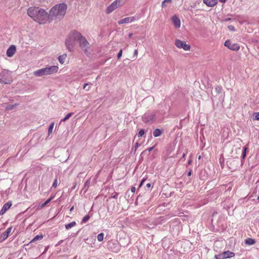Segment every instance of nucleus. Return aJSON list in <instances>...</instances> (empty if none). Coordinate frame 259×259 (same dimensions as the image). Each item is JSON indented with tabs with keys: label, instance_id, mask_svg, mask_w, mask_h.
I'll use <instances>...</instances> for the list:
<instances>
[{
	"label": "nucleus",
	"instance_id": "obj_39",
	"mask_svg": "<svg viewBox=\"0 0 259 259\" xmlns=\"http://www.w3.org/2000/svg\"><path fill=\"white\" fill-rule=\"evenodd\" d=\"M255 119L256 120H259V112L257 113H255Z\"/></svg>",
	"mask_w": 259,
	"mask_h": 259
},
{
	"label": "nucleus",
	"instance_id": "obj_13",
	"mask_svg": "<svg viewBox=\"0 0 259 259\" xmlns=\"http://www.w3.org/2000/svg\"><path fill=\"white\" fill-rule=\"evenodd\" d=\"M12 206V202L8 201L3 206L1 210L0 211V215L4 214Z\"/></svg>",
	"mask_w": 259,
	"mask_h": 259
},
{
	"label": "nucleus",
	"instance_id": "obj_12",
	"mask_svg": "<svg viewBox=\"0 0 259 259\" xmlns=\"http://www.w3.org/2000/svg\"><path fill=\"white\" fill-rule=\"evenodd\" d=\"M16 52V47L14 45H11L7 50V55L9 57H12Z\"/></svg>",
	"mask_w": 259,
	"mask_h": 259
},
{
	"label": "nucleus",
	"instance_id": "obj_24",
	"mask_svg": "<svg viewBox=\"0 0 259 259\" xmlns=\"http://www.w3.org/2000/svg\"><path fill=\"white\" fill-rule=\"evenodd\" d=\"M126 0H115L114 3L117 5V7H119L121 6L125 2Z\"/></svg>",
	"mask_w": 259,
	"mask_h": 259
},
{
	"label": "nucleus",
	"instance_id": "obj_51",
	"mask_svg": "<svg viewBox=\"0 0 259 259\" xmlns=\"http://www.w3.org/2000/svg\"><path fill=\"white\" fill-rule=\"evenodd\" d=\"M132 35H133V33H129L128 34V37H130V38L132 37Z\"/></svg>",
	"mask_w": 259,
	"mask_h": 259
},
{
	"label": "nucleus",
	"instance_id": "obj_54",
	"mask_svg": "<svg viewBox=\"0 0 259 259\" xmlns=\"http://www.w3.org/2000/svg\"><path fill=\"white\" fill-rule=\"evenodd\" d=\"M73 209H74V207H73V206H72V207L70 208V211H72V210H73Z\"/></svg>",
	"mask_w": 259,
	"mask_h": 259
},
{
	"label": "nucleus",
	"instance_id": "obj_31",
	"mask_svg": "<svg viewBox=\"0 0 259 259\" xmlns=\"http://www.w3.org/2000/svg\"><path fill=\"white\" fill-rule=\"evenodd\" d=\"M52 199V198H50L48 199L47 200H46L44 203L41 204V205L39 206L40 208H42L44 206H45L47 204H48Z\"/></svg>",
	"mask_w": 259,
	"mask_h": 259
},
{
	"label": "nucleus",
	"instance_id": "obj_9",
	"mask_svg": "<svg viewBox=\"0 0 259 259\" xmlns=\"http://www.w3.org/2000/svg\"><path fill=\"white\" fill-rule=\"evenodd\" d=\"M155 115L152 113L147 112L142 117L143 121L145 123L152 122L155 119Z\"/></svg>",
	"mask_w": 259,
	"mask_h": 259
},
{
	"label": "nucleus",
	"instance_id": "obj_57",
	"mask_svg": "<svg viewBox=\"0 0 259 259\" xmlns=\"http://www.w3.org/2000/svg\"><path fill=\"white\" fill-rule=\"evenodd\" d=\"M257 199H259V196L258 197Z\"/></svg>",
	"mask_w": 259,
	"mask_h": 259
},
{
	"label": "nucleus",
	"instance_id": "obj_26",
	"mask_svg": "<svg viewBox=\"0 0 259 259\" xmlns=\"http://www.w3.org/2000/svg\"><path fill=\"white\" fill-rule=\"evenodd\" d=\"M73 114V113L70 112L69 113L66 115V116L62 119H61V122L62 121H65L67 120H68L72 115Z\"/></svg>",
	"mask_w": 259,
	"mask_h": 259
},
{
	"label": "nucleus",
	"instance_id": "obj_46",
	"mask_svg": "<svg viewBox=\"0 0 259 259\" xmlns=\"http://www.w3.org/2000/svg\"><path fill=\"white\" fill-rule=\"evenodd\" d=\"M137 55H138V50H135L134 51V55L137 56Z\"/></svg>",
	"mask_w": 259,
	"mask_h": 259
},
{
	"label": "nucleus",
	"instance_id": "obj_17",
	"mask_svg": "<svg viewBox=\"0 0 259 259\" xmlns=\"http://www.w3.org/2000/svg\"><path fill=\"white\" fill-rule=\"evenodd\" d=\"M117 7V5L115 4L114 2L110 5L106 9L107 13L109 14L113 11L115 9H116Z\"/></svg>",
	"mask_w": 259,
	"mask_h": 259
},
{
	"label": "nucleus",
	"instance_id": "obj_15",
	"mask_svg": "<svg viewBox=\"0 0 259 259\" xmlns=\"http://www.w3.org/2000/svg\"><path fill=\"white\" fill-rule=\"evenodd\" d=\"M172 21L176 28H179L181 26V21L180 19L176 15L172 16Z\"/></svg>",
	"mask_w": 259,
	"mask_h": 259
},
{
	"label": "nucleus",
	"instance_id": "obj_37",
	"mask_svg": "<svg viewBox=\"0 0 259 259\" xmlns=\"http://www.w3.org/2000/svg\"><path fill=\"white\" fill-rule=\"evenodd\" d=\"M122 50H120L117 54V59H119L120 58V57L122 56Z\"/></svg>",
	"mask_w": 259,
	"mask_h": 259
},
{
	"label": "nucleus",
	"instance_id": "obj_23",
	"mask_svg": "<svg viewBox=\"0 0 259 259\" xmlns=\"http://www.w3.org/2000/svg\"><path fill=\"white\" fill-rule=\"evenodd\" d=\"M76 225V223L75 221L72 222L69 224L65 225V228L67 230H69V229L74 227Z\"/></svg>",
	"mask_w": 259,
	"mask_h": 259
},
{
	"label": "nucleus",
	"instance_id": "obj_2",
	"mask_svg": "<svg viewBox=\"0 0 259 259\" xmlns=\"http://www.w3.org/2000/svg\"><path fill=\"white\" fill-rule=\"evenodd\" d=\"M67 6L64 3L56 5L49 11L48 14V21L51 22L53 20H61L65 15Z\"/></svg>",
	"mask_w": 259,
	"mask_h": 259
},
{
	"label": "nucleus",
	"instance_id": "obj_16",
	"mask_svg": "<svg viewBox=\"0 0 259 259\" xmlns=\"http://www.w3.org/2000/svg\"><path fill=\"white\" fill-rule=\"evenodd\" d=\"M203 3L207 6L212 7L218 3V0H203Z\"/></svg>",
	"mask_w": 259,
	"mask_h": 259
},
{
	"label": "nucleus",
	"instance_id": "obj_45",
	"mask_svg": "<svg viewBox=\"0 0 259 259\" xmlns=\"http://www.w3.org/2000/svg\"><path fill=\"white\" fill-rule=\"evenodd\" d=\"M131 191H132V192H133V193H135V192L136 191V188H135V187H132V188H131Z\"/></svg>",
	"mask_w": 259,
	"mask_h": 259
},
{
	"label": "nucleus",
	"instance_id": "obj_38",
	"mask_svg": "<svg viewBox=\"0 0 259 259\" xmlns=\"http://www.w3.org/2000/svg\"><path fill=\"white\" fill-rule=\"evenodd\" d=\"M228 28L229 30H231V31H235V28L232 25H229L228 26Z\"/></svg>",
	"mask_w": 259,
	"mask_h": 259
},
{
	"label": "nucleus",
	"instance_id": "obj_29",
	"mask_svg": "<svg viewBox=\"0 0 259 259\" xmlns=\"http://www.w3.org/2000/svg\"><path fill=\"white\" fill-rule=\"evenodd\" d=\"M171 0H164L162 2L161 6L162 8L165 7L166 6L167 3H171Z\"/></svg>",
	"mask_w": 259,
	"mask_h": 259
},
{
	"label": "nucleus",
	"instance_id": "obj_18",
	"mask_svg": "<svg viewBox=\"0 0 259 259\" xmlns=\"http://www.w3.org/2000/svg\"><path fill=\"white\" fill-rule=\"evenodd\" d=\"M244 242L246 245H253L255 243V240L251 238H247Z\"/></svg>",
	"mask_w": 259,
	"mask_h": 259
},
{
	"label": "nucleus",
	"instance_id": "obj_6",
	"mask_svg": "<svg viewBox=\"0 0 259 259\" xmlns=\"http://www.w3.org/2000/svg\"><path fill=\"white\" fill-rule=\"evenodd\" d=\"M78 41L81 50L86 54L88 52V50L90 49V44L85 37L83 36L81 34V37H79V40H78Z\"/></svg>",
	"mask_w": 259,
	"mask_h": 259
},
{
	"label": "nucleus",
	"instance_id": "obj_41",
	"mask_svg": "<svg viewBox=\"0 0 259 259\" xmlns=\"http://www.w3.org/2000/svg\"><path fill=\"white\" fill-rule=\"evenodd\" d=\"M90 184V182L89 180H88L87 181H86V182L85 183L84 185V187L83 188H85V187H88L89 184Z\"/></svg>",
	"mask_w": 259,
	"mask_h": 259
},
{
	"label": "nucleus",
	"instance_id": "obj_53",
	"mask_svg": "<svg viewBox=\"0 0 259 259\" xmlns=\"http://www.w3.org/2000/svg\"><path fill=\"white\" fill-rule=\"evenodd\" d=\"M219 1H220L221 2H222V3H225V2L226 1V0H219Z\"/></svg>",
	"mask_w": 259,
	"mask_h": 259
},
{
	"label": "nucleus",
	"instance_id": "obj_28",
	"mask_svg": "<svg viewBox=\"0 0 259 259\" xmlns=\"http://www.w3.org/2000/svg\"><path fill=\"white\" fill-rule=\"evenodd\" d=\"M104 234L103 233L99 234L97 236V239L99 241L101 242L103 240Z\"/></svg>",
	"mask_w": 259,
	"mask_h": 259
},
{
	"label": "nucleus",
	"instance_id": "obj_11",
	"mask_svg": "<svg viewBox=\"0 0 259 259\" xmlns=\"http://www.w3.org/2000/svg\"><path fill=\"white\" fill-rule=\"evenodd\" d=\"M137 19V17L135 16L134 17H126L125 18L122 19L118 21V23L119 24H122L124 23H128L130 22H134Z\"/></svg>",
	"mask_w": 259,
	"mask_h": 259
},
{
	"label": "nucleus",
	"instance_id": "obj_7",
	"mask_svg": "<svg viewBox=\"0 0 259 259\" xmlns=\"http://www.w3.org/2000/svg\"><path fill=\"white\" fill-rule=\"evenodd\" d=\"M176 46L179 49H183L185 51H189L191 49L190 45L186 44L184 41L177 39L175 40Z\"/></svg>",
	"mask_w": 259,
	"mask_h": 259
},
{
	"label": "nucleus",
	"instance_id": "obj_32",
	"mask_svg": "<svg viewBox=\"0 0 259 259\" xmlns=\"http://www.w3.org/2000/svg\"><path fill=\"white\" fill-rule=\"evenodd\" d=\"M145 133V131L144 129H141L137 134L138 137H142Z\"/></svg>",
	"mask_w": 259,
	"mask_h": 259
},
{
	"label": "nucleus",
	"instance_id": "obj_4",
	"mask_svg": "<svg viewBox=\"0 0 259 259\" xmlns=\"http://www.w3.org/2000/svg\"><path fill=\"white\" fill-rule=\"evenodd\" d=\"M57 66H51L41 68L34 72L33 74L36 76H41L44 75L51 74L56 73L58 70Z\"/></svg>",
	"mask_w": 259,
	"mask_h": 259
},
{
	"label": "nucleus",
	"instance_id": "obj_3",
	"mask_svg": "<svg viewBox=\"0 0 259 259\" xmlns=\"http://www.w3.org/2000/svg\"><path fill=\"white\" fill-rule=\"evenodd\" d=\"M79 37H81V33L74 30L71 32L65 40V46L69 52H72L73 48L75 45V42L79 40Z\"/></svg>",
	"mask_w": 259,
	"mask_h": 259
},
{
	"label": "nucleus",
	"instance_id": "obj_1",
	"mask_svg": "<svg viewBox=\"0 0 259 259\" xmlns=\"http://www.w3.org/2000/svg\"><path fill=\"white\" fill-rule=\"evenodd\" d=\"M27 13L34 21L40 24H46L48 21V13L39 7H30L27 9Z\"/></svg>",
	"mask_w": 259,
	"mask_h": 259
},
{
	"label": "nucleus",
	"instance_id": "obj_5",
	"mask_svg": "<svg viewBox=\"0 0 259 259\" xmlns=\"http://www.w3.org/2000/svg\"><path fill=\"white\" fill-rule=\"evenodd\" d=\"M13 81L11 72L4 69L0 73V82L5 84H10Z\"/></svg>",
	"mask_w": 259,
	"mask_h": 259
},
{
	"label": "nucleus",
	"instance_id": "obj_50",
	"mask_svg": "<svg viewBox=\"0 0 259 259\" xmlns=\"http://www.w3.org/2000/svg\"><path fill=\"white\" fill-rule=\"evenodd\" d=\"M146 187L147 188H150L151 187V184L150 183H148L146 184Z\"/></svg>",
	"mask_w": 259,
	"mask_h": 259
},
{
	"label": "nucleus",
	"instance_id": "obj_35",
	"mask_svg": "<svg viewBox=\"0 0 259 259\" xmlns=\"http://www.w3.org/2000/svg\"><path fill=\"white\" fill-rule=\"evenodd\" d=\"M118 193H117V192H115V193H114V194L113 195H112L111 197H109V198L108 199V200H110L111 198L117 199V197H118Z\"/></svg>",
	"mask_w": 259,
	"mask_h": 259
},
{
	"label": "nucleus",
	"instance_id": "obj_40",
	"mask_svg": "<svg viewBox=\"0 0 259 259\" xmlns=\"http://www.w3.org/2000/svg\"><path fill=\"white\" fill-rule=\"evenodd\" d=\"M139 146V144L137 142L136 143L135 145V151H134V152L135 153L137 149L138 148V147Z\"/></svg>",
	"mask_w": 259,
	"mask_h": 259
},
{
	"label": "nucleus",
	"instance_id": "obj_27",
	"mask_svg": "<svg viewBox=\"0 0 259 259\" xmlns=\"http://www.w3.org/2000/svg\"><path fill=\"white\" fill-rule=\"evenodd\" d=\"M222 87L221 86L217 85L215 87V91L217 93V95H219L222 93Z\"/></svg>",
	"mask_w": 259,
	"mask_h": 259
},
{
	"label": "nucleus",
	"instance_id": "obj_47",
	"mask_svg": "<svg viewBox=\"0 0 259 259\" xmlns=\"http://www.w3.org/2000/svg\"><path fill=\"white\" fill-rule=\"evenodd\" d=\"M192 162V159H189V160L188 161V165L191 164Z\"/></svg>",
	"mask_w": 259,
	"mask_h": 259
},
{
	"label": "nucleus",
	"instance_id": "obj_33",
	"mask_svg": "<svg viewBox=\"0 0 259 259\" xmlns=\"http://www.w3.org/2000/svg\"><path fill=\"white\" fill-rule=\"evenodd\" d=\"M89 85V83H84V85H83V89L87 90V91H89L90 89V87H88Z\"/></svg>",
	"mask_w": 259,
	"mask_h": 259
},
{
	"label": "nucleus",
	"instance_id": "obj_21",
	"mask_svg": "<svg viewBox=\"0 0 259 259\" xmlns=\"http://www.w3.org/2000/svg\"><path fill=\"white\" fill-rule=\"evenodd\" d=\"M153 134L154 137H157L162 134V131L159 128H156L154 130Z\"/></svg>",
	"mask_w": 259,
	"mask_h": 259
},
{
	"label": "nucleus",
	"instance_id": "obj_52",
	"mask_svg": "<svg viewBox=\"0 0 259 259\" xmlns=\"http://www.w3.org/2000/svg\"><path fill=\"white\" fill-rule=\"evenodd\" d=\"M62 242H63V240H61V241H59L57 245H60V244H61V243Z\"/></svg>",
	"mask_w": 259,
	"mask_h": 259
},
{
	"label": "nucleus",
	"instance_id": "obj_10",
	"mask_svg": "<svg viewBox=\"0 0 259 259\" xmlns=\"http://www.w3.org/2000/svg\"><path fill=\"white\" fill-rule=\"evenodd\" d=\"M225 47L233 51H238L240 49V46L238 44H232L230 40H227L224 44Z\"/></svg>",
	"mask_w": 259,
	"mask_h": 259
},
{
	"label": "nucleus",
	"instance_id": "obj_22",
	"mask_svg": "<svg viewBox=\"0 0 259 259\" xmlns=\"http://www.w3.org/2000/svg\"><path fill=\"white\" fill-rule=\"evenodd\" d=\"M18 106V104H17V103L14 104L13 105L8 104L5 108H6V110H11L13 109L14 108H16V107H17Z\"/></svg>",
	"mask_w": 259,
	"mask_h": 259
},
{
	"label": "nucleus",
	"instance_id": "obj_56",
	"mask_svg": "<svg viewBox=\"0 0 259 259\" xmlns=\"http://www.w3.org/2000/svg\"><path fill=\"white\" fill-rule=\"evenodd\" d=\"M75 185H74L72 188H73H73H75Z\"/></svg>",
	"mask_w": 259,
	"mask_h": 259
},
{
	"label": "nucleus",
	"instance_id": "obj_44",
	"mask_svg": "<svg viewBox=\"0 0 259 259\" xmlns=\"http://www.w3.org/2000/svg\"><path fill=\"white\" fill-rule=\"evenodd\" d=\"M153 148H154V147H149V148H147L146 150H148L149 152H150L153 149Z\"/></svg>",
	"mask_w": 259,
	"mask_h": 259
},
{
	"label": "nucleus",
	"instance_id": "obj_34",
	"mask_svg": "<svg viewBox=\"0 0 259 259\" xmlns=\"http://www.w3.org/2000/svg\"><path fill=\"white\" fill-rule=\"evenodd\" d=\"M246 150H247V148L246 147H244L243 148V153L242 154V157L243 158H244L245 157V156H246Z\"/></svg>",
	"mask_w": 259,
	"mask_h": 259
},
{
	"label": "nucleus",
	"instance_id": "obj_20",
	"mask_svg": "<svg viewBox=\"0 0 259 259\" xmlns=\"http://www.w3.org/2000/svg\"><path fill=\"white\" fill-rule=\"evenodd\" d=\"M67 58V55L66 54H63L62 55H60L58 57V60L59 62L63 64L64 62Z\"/></svg>",
	"mask_w": 259,
	"mask_h": 259
},
{
	"label": "nucleus",
	"instance_id": "obj_49",
	"mask_svg": "<svg viewBox=\"0 0 259 259\" xmlns=\"http://www.w3.org/2000/svg\"><path fill=\"white\" fill-rule=\"evenodd\" d=\"M231 20V18H226V19H225V21L227 22V21H230V20Z\"/></svg>",
	"mask_w": 259,
	"mask_h": 259
},
{
	"label": "nucleus",
	"instance_id": "obj_36",
	"mask_svg": "<svg viewBox=\"0 0 259 259\" xmlns=\"http://www.w3.org/2000/svg\"><path fill=\"white\" fill-rule=\"evenodd\" d=\"M57 186V179H55L54 180V181L53 182V185H52V187H54V188H56Z\"/></svg>",
	"mask_w": 259,
	"mask_h": 259
},
{
	"label": "nucleus",
	"instance_id": "obj_30",
	"mask_svg": "<svg viewBox=\"0 0 259 259\" xmlns=\"http://www.w3.org/2000/svg\"><path fill=\"white\" fill-rule=\"evenodd\" d=\"M54 123H52L49 125V128H48V134H51L52 133L53 129V127H54Z\"/></svg>",
	"mask_w": 259,
	"mask_h": 259
},
{
	"label": "nucleus",
	"instance_id": "obj_43",
	"mask_svg": "<svg viewBox=\"0 0 259 259\" xmlns=\"http://www.w3.org/2000/svg\"><path fill=\"white\" fill-rule=\"evenodd\" d=\"M113 252H117L119 251V248L114 247V249H112Z\"/></svg>",
	"mask_w": 259,
	"mask_h": 259
},
{
	"label": "nucleus",
	"instance_id": "obj_48",
	"mask_svg": "<svg viewBox=\"0 0 259 259\" xmlns=\"http://www.w3.org/2000/svg\"><path fill=\"white\" fill-rule=\"evenodd\" d=\"M192 175V170H190L188 173V176H190L191 175Z\"/></svg>",
	"mask_w": 259,
	"mask_h": 259
},
{
	"label": "nucleus",
	"instance_id": "obj_8",
	"mask_svg": "<svg viewBox=\"0 0 259 259\" xmlns=\"http://www.w3.org/2000/svg\"><path fill=\"white\" fill-rule=\"evenodd\" d=\"M234 256L235 253L234 252L228 250L223 252L222 253L215 255V258L216 259H226Z\"/></svg>",
	"mask_w": 259,
	"mask_h": 259
},
{
	"label": "nucleus",
	"instance_id": "obj_14",
	"mask_svg": "<svg viewBox=\"0 0 259 259\" xmlns=\"http://www.w3.org/2000/svg\"><path fill=\"white\" fill-rule=\"evenodd\" d=\"M12 227H10L8 228L1 236V238H2V240H5L9 236L10 233L11 232L12 230Z\"/></svg>",
	"mask_w": 259,
	"mask_h": 259
},
{
	"label": "nucleus",
	"instance_id": "obj_25",
	"mask_svg": "<svg viewBox=\"0 0 259 259\" xmlns=\"http://www.w3.org/2000/svg\"><path fill=\"white\" fill-rule=\"evenodd\" d=\"M90 218V217L89 214L86 215L85 216H84L83 218V219L81 222V224H82L87 223L89 220Z\"/></svg>",
	"mask_w": 259,
	"mask_h": 259
},
{
	"label": "nucleus",
	"instance_id": "obj_42",
	"mask_svg": "<svg viewBox=\"0 0 259 259\" xmlns=\"http://www.w3.org/2000/svg\"><path fill=\"white\" fill-rule=\"evenodd\" d=\"M145 180H146V179H143L141 181V183H140V185H139V187H141L143 185V184H144V182H145Z\"/></svg>",
	"mask_w": 259,
	"mask_h": 259
},
{
	"label": "nucleus",
	"instance_id": "obj_19",
	"mask_svg": "<svg viewBox=\"0 0 259 259\" xmlns=\"http://www.w3.org/2000/svg\"><path fill=\"white\" fill-rule=\"evenodd\" d=\"M43 237H44V236L42 234L37 235L35 236L34 237V238L30 242V243H32L36 241L40 240L42 239Z\"/></svg>",
	"mask_w": 259,
	"mask_h": 259
},
{
	"label": "nucleus",
	"instance_id": "obj_55",
	"mask_svg": "<svg viewBox=\"0 0 259 259\" xmlns=\"http://www.w3.org/2000/svg\"><path fill=\"white\" fill-rule=\"evenodd\" d=\"M185 156H186V154L184 153L183 155V158H185Z\"/></svg>",
	"mask_w": 259,
	"mask_h": 259
}]
</instances>
